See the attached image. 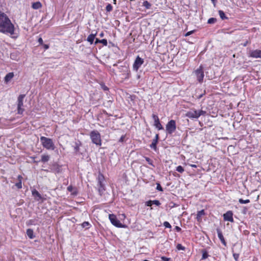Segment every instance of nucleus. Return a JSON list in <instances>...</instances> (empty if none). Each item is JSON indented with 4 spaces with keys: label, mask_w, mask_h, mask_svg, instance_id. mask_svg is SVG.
Instances as JSON below:
<instances>
[{
    "label": "nucleus",
    "mask_w": 261,
    "mask_h": 261,
    "mask_svg": "<svg viewBox=\"0 0 261 261\" xmlns=\"http://www.w3.org/2000/svg\"><path fill=\"white\" fill-rule=\"evenodd\" d=\"M38 42L40 44H43V39H42V38L40 37L39 39H38Z\"/></svg>",
    "instance_id": "obj_44"
},
{
    "label": "nucleus",
    "mask_w": 261,
    "mask_h": 261,
    "mask_svg": "<svg viewBox=\"0 0 261 261\" xmlns=\"http://www.w3.org/2000/svg\"><path fill=\"white\" fill-rule=\"evenodd\" d=\"M30 222L31 224H32V220H30Z\"/></svg>",
    "instance_id": "obj_56"
},
{
    "label": "nucleus",
    "mask_w": 261,
    "mask_h": 261,
    "mask_svg": "<svg viewBox=\"0 0 261 261\" xmlns=\"http://www.w3.org/2000/svg\"><path fill=\"white\" fill-rule=\"evenodd\" d=\"M145 160L147 162V163L152 166L153 167H154V165L153 164V161L152 160H151L150 158H148V157H145Z\"/></svg>",
    "instance_id": "obj_33"
},
{
    "label": "nucleus",
    "mask_w": 261,
    "mask_h": 261,
    "mask_svg": "<svg viewBox=\"0 0 261 261\" xmlns=\"http://www.w3.org/2000/svg\"><path fill=\"white\" fill-rule=\"evenodd\" d=\"M102 88L105 90V91H107L108 90V88L105 86V85H102Z\"/></svg>",
    "instance_id": "obj_46"
},
{
    "label": "nucleus",
    "mask_w": 261,
    "mask_h": 261,
    "mask_svg": "<svg viewBox=\"0 0 261 261\" xmlns=\"http://www.w3.org/2000/svg\"><path fill=\"white\" fill-rule=\"evenodd\" d=\"M161 259L162 261H170L171 259V258H168L165 256H162Z\"/></svg>",
    "instance_id": "obj_43"
},
{
    "label": "nucleus",
    "mask_w": 261,
    "mask_h": 261,
    "mask_svg": "<svg viewBox=\"0 0 261 261\" xmlns=\"http://www.w3.org/2000/svg\"><path fill=\"white\" fill-rule=\"evenodd\" d=\"M122 216L123 217H124V218H125V215H124V214H122Z\"/></svg>",
    "instance_id": "obj_55"
},
{
    "label": "nucleus",
    "mask_w": 261,
    "mask_h": 261,
    "mask_svg": "<svg viewBox=\"0 0 261 261\" xmlns=\"http://www.w3.org/2000/svg\"><path fill=\"white\" fill-rule=\"evenodd\" d=\"M152 204H155L156 206H160L161 203L159 200H148L145 202V205L147 206H151Z\"/></svg>",
    "instance_id": "obj_17"
},
{
    "label": "nucleus",
    "mask_w": 261,
    "mask_h": 261,
    "mask_svg": "<svg viewBox=\"0 0 261 261\" xmlns=\"http://www.w3.org/2000/svg\"><path fill=\"white\" fill-rule=\"evenodd\" d=\"M113 3H114V4H116V0H114V1H113Z\"/></svg>",
    "instance_id": "obj_54"
},
{
    "label": "nucleus",
    "mask_w": 261,
    "mask_h": 261,
    "mask_svg": "<svg viewBox=\"0 0 261 261\" xmlns=\"http://www.w3.org/2000/svg\"><path fill=\"white\" fill-rule=\"evenodd\" d=\"M154 125L158 128L159 130H161L163 129V127L161 124L160 122V120H158L155 122H154Z\"/></svg>",
    "instance_id": "obj_23"
},
{
    "label": "nucleus",
    "mask_w": 261,
    "mask_h": 261,
    "mask_svg": "<svg viewBox=\"0 0 261 261\" xmlns=\"http://www.w3.org/2000/svg\"><path fill=\"white\" fill-rule=\"evenodd\" d=\"M100 43H102L103 45L107 46L108 44L107 40V39H103L100 40Z\"/></svg>",
    "instance_id": "obj_39"
},
{
    "label": "nucleus",
    "mask_w": 261,
    "mask_h": 261,
    "mask_svg": "<svg viewBox=\"0 0 261 261\" xmlns=\"http://www.w3.org/2000/svg\"><path fill=\"white\" fill-rule=\"evenodd\" d=\"M176 125L175 121L174 120H170L166 125V130L168 134H173L176 130Z\"/></svg>",
    "instance_id": "obj_6"
},
{
    "label": "nucleus",
    "mask_w": 261,
    "mask_h": 261,
    "mask_svg": "<svg viewBox=\"0 0 261 261\" xmlns=\"http://www.w3.org/2000/svg\"><path fill=\"white\" fill-rule=\"evenodd\" d=\"M91 226V224L87 221H85L82 224V227L86 229H88Z\"/></svg>",
    "instance_id": "obj_28"
},
{
    "label": "nucleus",
    "mask_w": 261,
    "mask_h": 261,
    "mask_svg": "<svg viewBox=\"0 0 261 261\" xmlns=\"http://www.w3.org/2000/svg\"><path fill=\"white\" fill-rule=\"evenodd\" d=\"M234 245H236V247H235V252H238V249L239 247H241L240 246H238L237 244H235Z\"/></svg>",
    "instance_id": "obj_48"
},
{
    "label": "nucleus",
    "mask_w": 261,
    "mask_h": 261,
    "mask_svg": "<svg viewBox=\"0 0 261 261\" xmlns=\"http://www.w3.org/2000/svg\"><path fill=\"white\" fill-rule=\"evenodd\" d=\"M163 225L164 226L166 227V228H171V225H170V224L167 222V221H165L163 223Z\"/></svg>",
    "instance_id": "obj_38"
},
{
    "label": "nucleus",
    "mask_w": 261,
    "mask_h": 261,
    "mask_svg": "<svg viewBox=\"0 0 261 261\" xmlns=\"http://www.w3.org/2000/svg\"><path fill=\"white\" fill-rule=\"evenodd\" d=\"M144 61L143 59L140 58L139 56H137L133 64V69L136 71H137L141 65L144 63Z\"/></svg>",
    "instance_id": "obj_9"
},
{
    "label": "nucleus",
    "mask_w": 261,
    "mask_h": 261,
    "mask_svg": "<svg viewBox=\"0 0 261 261\" xmlns=\"http://www.w3.org/2000/svg\"><path fill=\"white\" fill-rule=\"evenodd\" d=\"M42 6L41 4L39 2H37L35 3H33L32 4V8L34 9H38L40 8Z\"/></svg>",
    "instance_id": "obj_24"
},
{
    "label": "nucleus",
    "mask_w": 261,
    "mask_h": 261,
    "mask_svg": "<svg viewBox=\"0 0 261 261\" xmlns=\"http://www.w3.org/2000/svg\"><path fill=\"white\" fill-rule=\"evenodd\" d=\"M223 219L225 221H229L231 222H233V213L231 211H227L226 213L223 214Z\"/></svg>",
    "instance_id": "obj_12"
},
{
    "label": "nucleus",
    "mask_w": 261,
    "mask_h": 261,
    "mask_svg": "<svg viewBox=\"0 0 261 261\" xmlns=\"http://www.w3.org/2000/svg\"><path fill=\"white\" fill-rule=\"evenodd\" d=\"M18 178L19 181L18 182H17L15 184V186L18 189H21L22 188V183H21V179L22 178V176L21 175H18Z\"/></svg>",
    "instance_id": "obj_27"
},
{
    "label": "nucleus",
    "mask_w": 261,
    "mask_h": 261,
    "mask_svg": "<svg viewBox=\"0 0 261 261\" xmlns=\"http://www.w3.org/2000/svg\"><path fill=\"white\" fill-rule=\"evenodd\" d=\"M176 170L179 173H182L184 171V169L181 166H178L176 167Z\"/></svg>",
    "instance_id": "obj_34"
},
{
    "label": "nucleus",
    "mask_w": 261,
    "mask_h": 261,
    "mask_svg": "<svg viewBox=\"0 0 261 261\" xmlns=\"http://www.w3.org/2000/svg\"><path fill=\"white\" fill-rule=\"evenodd\" d=\"M90 137L93 144L97 146L101 145V139L100 133L96 130H92L90 133Z\"/></svg>",
    "instance_id": "obj_3"
},
{
    "label": "nucleus",
    "mask_w": 261,
    "mask_h": 261,
    "mask_svg": "<svg viewBox=\"0 0 261 261\" xmlns=\"http://www.w3.org/2000/svg\"><path fill=\"white\" fill-rule=\"evenodd\" d=\"M14 77L13 72H9L5 77V82L7 83L10 82Z\"/></svg>",
    "instance_id": "obj_18"
},
{
    "label": "nucleus",
    "mask_w": 261,
    "mask_h": 261,
    "mask_svg": "<svg viewBox=\"0 0 261 261\" xmlns=\"http://www.w3.org/2000/svg\"><path fill=\"white\" fill-rule=\"evenodd\" d=\"M100 40H99V39L96 38L95 40V44H97V43H100Z\"/></svg>",
    "instance_id": "obj_49"
},
{
    "label": "nucleus",
    "mask_w": 261,
    "mask_h": 261,
    "mask_svg": "<svg viewBox=\"0 0 261 261\" xmlns=\"http://www.w3.org/2000/svg\"><path fill=\"white\" fill-rule=\"evenodd\" d=\"M205 114V112L202 110L197 111V110H191L188 111L186 115L189 118L194 119L198 118L201 115H203Z\"/></svg>",
    "instance_id": "obj_4"
},
{
    "label": "nucleus",
    "mask_w": 261,
    "mask_h": 261,
    "mask_svg": "<svg viewBox=\"0 0 261 261\" xmlns=\"http://www.w3.org/2000/svg\"><path fill=\"white\" fill-rule=\"evenodd\" d=\"M193 33V31H190V32H188V33H187V34H186V36H189L191 34H192Z\"/></svg>",
    "instance_id": "obj_50"
},
{
    "label": "nucleus",
    "mask_w": 261,
    "mask_h": 261,
    "mask_svg": "<svg viewBox=\"0 0 261 261\" xmlns=\"http://www.w3.org/2000/svg\"><path fill=\"white\" fill-rule=\"evenodd\" d=\"M82 144L80 141H78L75 142V145L74 146V152L76 154H77L80 150V147L81 146Z\"/></svg>",
    "instance_id": "obj_20"
},
{
    "label": "nucleus",
    "mask_w": 261,
    "mask_h": 261,
    "mask_svg": "<svg viewBox=\"0 0 261 261\" xmlns=\"http://www.w3.org/2000/svg\"><path fill=\"white\" fill-rule=\"evenodd\" d=\"M175 229L178 232H179L181 230V228L177 226H175Z\"/></svg>",
    "instance_id": "obj_47"
},
{
    "label": "nucleus",
    "mask_w": 261,
    "mask_h": 261,
    "mask_svg": "<svg viewBox=\"0 0 261 261\" xmlns=\"http://www.w3.org/2000/svg\"><path fill=\"white\" fill-rule=\"evenodd\" d=\"M99 36L100 37H103V36H104V33H103V32H101V33L99 34Z\"/></svg>",
    "instance_id": "obj_52"
},
{
    "label": "nucleus",
    "mask_w": 261,
    "mask_h": 261,
    "mask_svg": "<svg viewBox=\"0 0 261 261\" xmlns=\"http://www.w3.org/2000/svg\"><path fill=\"white\" fill-rule=\"evenodd\" d=\"M248 41H246L245 42H244L243 44V45L244 46H247V45L248 44Z\"/></svg>",
    "instance_id": "obj_51"
},
{
    "label": "nucleus",
    "mask_w": 261,
    "mask_h": 261,
    "mask_svg": "<svg viewBox=\"0 0 261 261\" xmlns=\"http://www.w3.org/2000/svg\"><path fill=\"white\" fill-rule=\"evenodd\" d=\"M156 190L159 191H163V189L160 184H157Z\"/></svg>",
    "instance_id": "obj_42"
},
{
    "label": "nucleus",
    "mask_w": 261,
    "mask_h": 261,
    "mask_svg": "<svg viewBox=\"0 0 261 261\" xmlns=\"http://www.w3.org/2000/svg\"><path fill=\"white\" fill-rule=\"evenodd\" d=\"M25 97L24 94L20 95L17 98V113L19 114H22L24 112L23 99Z\"/></svg>",
    "instance_id": "obj_7"
},
{
    "label": "nucleus",
    "mask_w": 261,
    "mask_h": 261,
    "mask_svg": "<svg viewBox=\"0 0 261 261\" xmlns=\"http://www.w3.org/2000/svg\"><path fill=\"white\" fill-rule=\"evenodd\" d=\"M32 194L36 201H40L42 198L41 194L35 189L32 190Z\"/></svg>",
    "instance_id": "obj_16"
},
{
    "label": "nucleus",
    "mask_w": 261,
    "mask_h": 261,
    "mask_svg": "<svg viewBox=\"0 0 261 261\" xmlns=\"http://www.w3.org/2000/svg\"><path fill=\"white\" fill-rule=\"evenodd\" d=\"M152 119L154 120V122L159 120V118L158 115H156L155 114H153L152 115Z\"/></svg>",
    "instance_id": "obj_40"
},
{
    "label": "nucleus",
    "mask_w": 261,
    "mask_h": 261,
    "mask_svg": "<svg viewBox=\"0 0 261 261\" xmlns=\"http://www.w3.org/2000/svg\"><path fill=\"white\" fill-rule=\"evenodd\" d=\"M175 204H174V205H173V206H171V207H174V206H175Z\"/></svg>",
    "instance_id": "obj_57"
},
{
    "label": "nucleus",
    "mask_w": 261,
    "mask_h": 261,
    "mask_svg": "<svg viewBox=\"0 0 261 261\" xmlns=\"http://www.w3.org/2000/svg\"><path fill=\"white\" fill-rule=\"evenodd\" d=\"M190 166H191L192 167H194V168H196L197 167V166L196 165H194V164H191L190 165Z\"/></svg>",
    "instance_id": "obj_53"
},
{
    "label": "nucleus",
    "mask_w": 261,
    "mask_h": 261,
    "mask_svg": "<svg viewBox=\"0 0 261 261\" xmlns=\"http://www.w3.org/2000/svg\"><path fill=\"white\" fill-rule=\"evenodd\" d=\"M236 245H233V247L232 248V255H233V258L234 259V260L236 261H238L239 260V256H240V253H241V247H239L238 249V252H235V247H236Z\"/></svg>",
    "instance_id": "obj_13"
},
{
    "label": "nucleus",
    "mask_w": 261,
    "mask_h": 261,
    "mask_svg": "<svg viewBox=\"0 0 261 261\" xmlns=\"http://www.w3.org/2000/svg\"><path fill=\"white\" fill-rule=\"evenodd\" d=\"M217 232L218 234V237L220 240L221 241V243L224 245L226 246V242H225V240L224 239V238L223 236L222 232L220 228L217 229Z\"/></svg>",
    "instance_id": "obj_15"
},
{
    "label": "nucleus",
    "mask_w": 261,
    "mask_h": 261,
    "mask_svg": "<svg viewBox=\"0 0 261 261\" xmlns=\"http://www.w3.org/2000/svg\"><path fill=\"white\" fill-rule=\"evenodd\" d=\"M176 248L178 250H185V247L180 244H178L176 246Z\"/></svg>",
    "instance_id": "obj_36"
},
{
    "label": "nucleus",
    "mask_w": 261,
    "mask_h": 261,
    "mask_svg": "<svg viewBox=\"0 0 261 261\" xmlns=\"http://www.w3.org/2000/svg\"><path fill=\"white\" fill-rule=\"evenodd\" d=\"M247 55L249 57L253 58H261V50L249 49L247 52Z\"/></svg>",
    "instance_id": "obj_8"
},
{
    "label": "nucleus",
    "mask_w": 261,
    "mask_h": 261,
    "mask_svg": "<svg viewBox=\"0 0 261 261\" xmlns=\"http://www.w3.org/2000/svg\"><path fill=\"white\" fill-rule=\"evenodd\" d=\"M0 32L9 35L11 38L16 39L19 36V28L17 24L11 22L8 16L0 11Z\"/></svg>",
    "instance_id": "obj_1"
},
{
    "label": "nucleus",
    "mask_w": 261,
    "mask_h": 261,
    "mask_svg": "<svg viewBox=\"0 0 261 261\" xmlns=\"http://www.w3.org/2000/svg\"><path fill=\"white\" fill-rule=\"evenodd\" d=\"M106 9L107 12H111L113 9V7L111 4H108L106 6Z\"/></svg>",
    "instance_id": "obj_37"
},
{
    "label": "nucleus",
    "mask_w": 261,
    "mask_h": 261,
    "mask_svg": "<svg viewBox=\"0 0 261 261\" xmlns=\"http://www.w3.org/2000/svg\"><path fill=\"white\" fill-rule=\"evenodd\" d=\"M109 218L111 223L118 228H126V225L122 224L114 214H109Z\"/></svg>",
    "instance_id": "obj_5"
},
{
    "label": "nucleus",
    "mask_w": 261,
    "mask_h": 261,
    "mask_svg": "<svg viewBox=\"0 0 261 261\" xmlns=\"http://www.w3.org/2000/svg\"><path fill=\"white\" fill-rule=\"evenodd\" d=\"M73 190H75V189L72 186H69L67 187V190L69 192H72V194L73 195H76V192L73 191Z\"/></svg>",
    "instance_id": "obj_30"
},
{
    "label": "nucleus",
    "mask_w": 261,
    "mask_h": 261,
    "mask_svg": "<svg viewBox=\"0 0 261 261\" xmlns=\"http://www.w3.org/2000/svg\"><path fill=\"white\" fill-rule=\"evenodd\" d=\"M40 142L43 147L46 149L51 150L55 149V144L51 139L41 136L40 137Z\"/></svg>",
    "instance_id": "obj_2"
},
{
    "label": "nucleus",
    "mask_w": 261,
    "mask_h": 261,
    "mask_svg": "<svg viewBox=\"0 0 261 261\" xmlns=\"http://www.w3.org/2000/svg\"><path fill=\"white\" fill-rule=\"evenodd\" d=\"M205 214L204 211L202 210L200 211H198L197 214V219L198 221H200L201 220V217Z\"/></svg>",
    "instance_id": "obj_22"
},
{
    "label": "nucleus",
    "mask_w": 261,
    "mask_h": 261,
    "mask_svg": "<svg viewBox=\"0 0 261 261\" xmlns=\"http://www.w3.org/2000/svg\"><path fill=\"white\" fill-rule=\"evenodd\" d=\"M195 74L197 77V79L199 82H202L204 77V72L203 67L201 65L199 67L195 70Z\"/></svg>",
    "instance_id": "obj_10"
},
{
    "label": "nucleus",
    "mask_w": 261,
    "mask_h": 261,
    "mask_svg": "<svg viewBox=\"0 0 261 261\" xmlns=\"http://www.w3.org/2000/svg\"><path fill=\"white\" fill-rule=\"evenodd\" d=\"M202 259H205L208 257V254L206 251L202 250Z\"/></svg>",
    "instance_id": "obj_31"
},
{
    "label": "nucleus",
    "mask_w": 261,
    "mask_h": 261,
    "mask_svg": "<svg viewBox=\"0 0 261 261\" xmlns=\"http://www.w3.org/2000/svg\"><path fill=\"white\" fill-rule=\"evenodd\" d=\"M217 19L215 18H210L207 21L208 24H213L216 22Z\"/></svg>",
    "instance_id": "obj_32"
},
{
    "label": "nucleus",
    "mask_w": 261,
    "mask_h": 261,
    "mask_svg": "<svg viewBox=\"0 0 261 261\" xmlns=\"http://www.w3.org/2000/svg\"><path fill=\"white\" fill-rule=\"evenodd\" d=\"M151 6V4L147 1H145L143 3V6L145 7L147 9H150Z\"/></svg>",
    "instance_id": "obj_29"
},
{
    "label": "nucleus",
    "mask_w": 261,
    "mask_h": 261,
    "mask_svg": "<svg viewBox=\"0 0 261 261\" xmlns=\"http://www.w3.org/2000/svg\"><path fill=\"white\" fill-rule=\"evenodd\" d=\"M50 156L48 155L43 154L41 156V162L43 163L47 162L49 161Z\"/></svg>",
    "instance_id": "obj_26"
},
{
    "label": "nucleus",
    "mask_w": 261,
    "mask_h": 261,
    "mask_svg": "<svg viewBox=\"0 0 261 261\" xmlns=\"http://www.w3.org/2000/svg\"><path fill=\"white\" fill-rule=\"evenodd\" d=\"M27 234L30 239H33L35 237L34 235V231L32 229H28L27 230Z\"/></svg>",
    "instance_id": "obj_21"
},
{
    "label": "nucleus",
    "mask_w": 261,
    "mask_h": 261,
    "mask_svg": "<svg viewBox=\"0 0 261 261\" xmlns=\"http://www.w3.org/2000/svg\"><path fill=\"white\" fill-rule=\"evenodd\" d=\"M239 202L241 204H246L250 202L249 199L243 200V199H239Z\"/></svg>",
    "instance_id": "obj_35"
},
{
    "label": "nucleus",
    "mask_w": 261,
    "mask_h": 261,
    "mask_svg": "<svg viewBox=\"0 0 261 261\" xmlns=\"http://www.w3.org/2000/svg\"><path fill=\"white\" fill-rule=\"evenodd\" d=\"M96 35V33L95 34H91L89 35L87 39V41H88L91 44H93L95 37Z\"/></svg>",
    "instance_id": "obj_19"
},
{
    "label": "nucleus",
    "mask_w": 261,
    "mask_h": 261,
    "mask_svg": "<svg viewBox=\"0 0 261 261\" xmlns=\"http://www.w3.org/2000/svg\"><path fill=\"white\" fill-rule=\"evenodd\" d=\"M159 139V134H156L155 138L153 139L151 144L150 145V147L153 149L154 150L156 151L157 150L156 145L158 143V140Z\"/></svg>",
    "instance_id": "obj_14"
},
{
    "label": "nucleus",
    "mask_w": 261,
    "mask_h": 261,
    "mask_svg": "<svg viewBox=\"0 0 261 261\" xmlns=\"http://www.w3.org/2000/svg\"><path fill=\"white\" fill-rule=\"evenodd\" d=\"M218 13L221 19L225 20L228 19V17L225 16L224 12L222 10H219Z\"/></svg>",
    "instance_id": "obj_25"
},
{
    "label": "nucleus",
    "mask_w": 261,
    "mask_h": 261,
    "mask_svg": "<svg viewBox=\"0 0 261 261\" xmlns=\"http://www.w3.org/2000/svg\"><path fill=\"white\" fill-rule=\"evenodd\" d=\"M42 45L43 46L45 49H47L49 48V45L48 44H45L43 43Z\"/></svg>",
    "instance_id": "obj_45"
},
{
    "label": "nucleus",
    "mask_w": 261,
    "mask_h": 261,
    "mask_svg": "<svg viewBox=\"0 0 261 261\" xmlns=\"http://www.w3.org/2000/svg\"><path fill=\"white\" fill-rule=\"evenodd\" d=\"M125 135H122L119 140V142L123 143L125 141Z\"/></svg>",
    "instance_id": "obj_41"
},
{
    "label": "nucleus",
    "mask_w": 261,
    "mask_h": 261,
    "mask_svg": "<svg viewBox=\"0 0 261 261\" xmlns=\"http://www.w3.org/2000/svg\"><path fill=\"white\" fill-rule=\"evenodd\" d=\"M212 2H214L216 0H211Z\"/></svg>",
    "instance_id": "obj_58"
},
{
    "label": "nucleus",
    "mask_w": 261,
    "mask_h": 261,
    "mask_svg": "<svg viewBox=\"0 0 261 261\" xmlns=\"http://www.w3.org/2000/svg\"><path fill=\"white\" fill-rule=\"evenodd\" d=\"M103 178V177L102 175H99L98 178V191L100 195H101L103 192L105 191V185L102 183Z\"/></svg>",
    "instance_id": "obj_11"
}]
</instances>
